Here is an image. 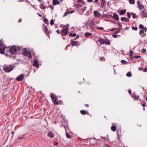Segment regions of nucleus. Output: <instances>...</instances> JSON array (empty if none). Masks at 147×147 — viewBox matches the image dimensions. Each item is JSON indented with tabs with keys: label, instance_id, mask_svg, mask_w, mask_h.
<instances>
[{
	"label": "nucleus",
	"instance_id": "obj_1",
	"mask_svg": "<svg viewBox=\"0 0 147 147\" xmlns=\"http://www.w3.org/2000/svg\"><path fill=\"white\" fill-rule=\"evenodd\" d=\"M21 49V47L19 46L13 45L10 48L9 52L12 55L18 54Z\"/></svg>",
	"mask_w": 147,
	"mask_h": 147
},
{
	"label": "nucleus",
	"instance_id": "obj_2",
	"mask_svg": "<svg viewBox=\"0 0 147 147\" xmlns=\"http://www.w3.org/2000/svg\"><path fill=\"white\" fill-rule=\"evenodd\" d=\"M15 67L14 65L4 64L3 66V68L5 72L9 73Z\"/></svg>",
	"mask_w": 147,
	"mask_h": 147
},
{
	"label": "nucleus",
	"instance_id": "obj_3",
	"mask_svg": "<svg viewBox=\"0 0 147 147\" xmlns=\"http://www.w3.org/2000/svg\"><path fill=\"white\" fill-rule=\"evenodd\" d=\"M23 51L22 52V54L28 57L29 58H31L32 55L30 51L28 52L26 48H24L23 49Z\"/></svg>",
	"mask_w": 147,
	"mask_h": 147
},
{
	"label": "nucleus",
	"instance_id": "obj_4",
	"mask_svg": "<svg viewBox=\"0 0 147 147\" xmlns=\"http://www.w3.org/2000/svg\"><path fill=\"white\" fill-rule=\"evenodd\" d=\"M3 41L0 40V53L1 54H4V51L5 48L7 47L3 43Z\"/></svg>",
	"mask_w": 147,
	"mask_h": 147
},
{
	"label": "nucleus",
	"instance_id": "obj_5",
	"mask_svg": "<svg viewBox=\"0 0 147 147\" xmlns=\"http://www.w3.org/2000/svg\"><path fill=\"white\" fill-rule=\"evenodd\" d=\"M63 29L61 30L60 31L61 34L64 36L66 35L68 33L69 31V29L66 27H63Z\"/></svg>",
	"mask_w": 147,
	"mask_h": 147
},
{
	"label": "nucleus",
	"instance_id": "obj_6",
	"mask_svg": "<svg viewBox=\"0 0 147 147\" xmlns=\"http://www.w3.org/2000/svg\"><path fill=\"white\" fill-rule=\"evenodd\" d=\"M42 29L43 30H45V32L46 34L48 35L50 33V30H49L48 28H47V27L45 26V24L43 25Z\"/></svg>",
	"mask_w": 147,
	"mask_h": 147
},
{
	"label": "nucleus",
	"instance_id": "obj_7",
	"mask_svg": "<svg viewBox=\"0 0 147 147\" xmlns=\"http://www.w3.org/2000/svg\"><path fill=\"white\" fill-rule=\"evenodd\" d=\"M24 78V75L23 74H22L18 76L16 78L17 81H20L23 80Z\"/></svg>",
	"mask_w": 147,
	"mask_h": 147
},
{
	"label": "nucleus",
	"instance_id": "obj_8",
	"mask_svg": "<svg viewBox=\"0 0 147 147\" xmlns=\"http://www.w3.org/2000/svg\"><path fill=\"white\" fill-rule=\"evenodd\" d=\"M51 97L52 101L55 104H58V102L57 101V97H54L52 94H51Z\"/></svg>",
	"mask_w": 147,
	"mask_h": 147
},
{
	"label": "nucleus",
	"instance_id": "obj_9",
	"mask_svg": "<svg viewBox=\"0 0 147 147\" xmlns=\"http://www.w3.org/2000/svg\"><path fill=\"white\" fill-rule=\"evenodd\" d=\"M145 30H141L140 31V34L142 37L146 35V34L144 32H146V28H145Z\"/></svg>",
	"mask_w": 147,
	"mask_h": 147
},
{
	"label": "nucleus",
	"instance_id": "obj_10",
	"mask_svg": "<svg viewBox=\"0 0 147 147\" xmlns=\"http://www.w3.org/2000/svg\"><path fill=\"white\" fill-rule=\"evenodd\" d=\"M70 43L72 46H77L78 44V42L77 41H75L73 40H71Z\"/></svg>",
	"mask_w": 147,
	"mask_h": 147
},
{
	"label": "nucleus",
	"instance_id": "obj_11",
	"mask_svg": "<svg viewBox=\"0 0 147 147\" xmlns=\"http://www.w3.org/2000/svg\"><path fill=\"white\" fill-rule=\"evenodd\" d=\"M94 15L96 17H98L100 16H101L100 13L98 12L97 11H94Z\"/></svg>",
	"mask_w": 147,
	"mask_h": 147
},
{
	"label": "nucleus",
	"instance_id": "obj_12",
	"mask_svg": "<svg viewBox=\"0 0 147 147\" xmlns=\"http://www.w3.org/2000/svg\"><path fill=\"white\" fill-rule=\"evenodd\" d=\"M98 42L101 45H103L105 43V40L102 38H100L98 40Z\"/></svg>",
	"mask_w": 147,
	"mask_h": 147
},
{
	"label": "nucleus",
	"instance_id": "obj_13",
	"mask_svg": "<svg viewBox=\"0 0 147 147\" xmlns=\"http://www.w3.org/2000/svg\"><path fill=\"white\" fill-rule=\"evenodd\" d=\"M33 65L34 66H36L37 68H38L39 67L38 63L36 60L34 61Z\"/></svg>",
	"mask_w": 147,
	"mask_h": 147
},
{
	"label": "nucleus",
	"instance_id": "obj_14",
	"mask_svg": "<svg viewBox=\"0 0 147 147\" xmlns=\"http://www.w3.org/2000/svg\"><path fill=\"white\" fill-rule=\"evenodd\" d=\"M106 1L105 0H102L101 1V7L102 8H105V5L106 3Z\"/></svg>",
	"mask_w": 147,
	"mask_h": 147
},
{
	"label": "nucleus",
	"instance_id": "obj_15",
	"mask_svg": "<svg viewBox=\"0 0 147 147\" xmlns=\"http://www.w3.org/2000/svg\"><path fill=\"white\" fill-rule=\"evenodd\" d=\"M81 113L83 115H85L86 114L89 115L88 112H87L86 111L84 110H81L80 111Z\"/></svg>",
	"mask_w": 147,
	"mask_h": 147
},
{
	"label": "nucleus",
	"instance_id": "obj_16",
	"mask_svg": "<svg viewBox=\"0 0 147 147\" xmlns=\"http://www.w3.org/2000/svg\"><path fill=\"white\" fill-rule=\"evenodd\" d=\"M113 17L116 20H118L119 19L118 15L116 14L115 13H113Z\"/></svg>",
	"mask_w": 147,
	"mask_h": 147
},
{
	"label": "nucleus",
	"instance_id": "obj_17",
	"mask_svg": "<svg viewBox=\"0 0 147 147\" xmlns=\"http://www.w3.org/2000/svg\"><path fill=\"white\" fill-rule=\"evenodd\" d=\"M47 136H48L50 137L51 138H52L54 137V134L51 133V132L48 133Z\"/></svg>",
	"mask_w": 147,
	"mask_h": 147
},
{
	"label": "nucleus",
	"instance_id": "obj_18",
	"mask_svg": "<svg viewBox=\"0 0 147 147\" xmlns=\"http://www.w3.org/2000/svg\"><path fill=\"white\" fill-rule=\"evenodd\" d=\"M142 14L144 18L147 17V12L144 11L142 12Z\"/></svg>",
	"mask_w": 147,
	"mask_h": 147
},
{
	"label": "nucleus",
	"instance_id": "obj_19",
	"mask_svg": "<svg viewBox=\"0 0 147 147\" xmlns=\"http://www.w3.org/2000/svg\"><path fill=\"white\" fill-rule=\"evenodd\" d=\"M132 97L133 98H134L136 100H138L139 98V96H137L136 95L134 94L132 95Z\"/></svg>",
	"mask_w": 147,
	"mask_h": 147
},
{
	"label": "nucleus",
	"instance_id": "obj_20",
	"mask_svg": "<svg viewBox=\"0 0 147 147\" xmlns=\"http://www.w3.org/2000/svg\"><path fill=\"white\" fill-rule=\"evenodd\" d=\"M92 35V33L88 32H86L85 34V36L86 37L90 36Z\"/></svg>",
	"mask_w": 147,
	"mask_h": 147
},
{
	"label": "nucleus",
	"instance_id": "obj_21",
	"mask_svg": "<svg viewBox=\"0 0 147 147\" xmlns=\"http://www.w3.org/2000/svg\"><path fill=\"white\" fill-rule=\"evenodd\" d=\"M126 9H124L120 11V15H123L126 12Z\"/></svg>",
	"mask_w": 147,
	"mask_h": 147
},
{
	"label": "nucleus",
	"instance_id": "obj_22",
	"mask_svg": "<svg viewBox=\"0 0 147 147\" xmlns=\"http://www.w3.org/2000/svg\"><path fill=\"white\" fill-rule=\"evenodd\" d=\"M111 129L113 131H115L116 130V127L114 125H113L111 127Z\"/></svg>",
	"mask_w": 147,
	"mask_h": 147
},
{
	"label": "nucleus",
	"instance_id": "obj_23",
	"mask_svg": "<svg viewBox=\"0 0 147 147\" xmlns=\"http://www.w3.org/2000/svg\"><path fill=\"white\" fill-rule=\"evenodd\" d=\"M76 33H72L70 32L69 33V36L71 37H75L76 36Z\"/></svg>",
	"mask_w": 147,
	"mask_h": 147
},
{
	"label": "nucleus",
	"instance_id": "obj_24",
	"mask_svg": "<svg viewBox=\"0 0 147 147\" xmlns=\"http://www.w3.org/2000/svg\"><path fill=\"white\" fill-rule=\"evenodd\" d=\"M121 20L122 21H124L125 22H128L129 21V20L127 18H124V17H122L121 18Z\"/></svg>",
	"mask_w": 147,
	"mask_h": 147
},
{
	"label": "nucleus",
	"instance_id": "obj_25",
	"mask_svg": "<svg viewBox=\"0 0 147 147\" xmlns=\"http://www.w3.org/2000/svg\"><path fill=\"white\" fill-rule=\"evenodd\" d=\"M40 8L43 9H46V7L45 6H44L42 3H40Z\"/></svg>",
	"mask_w": 147,
	"mask_h": 147
},
{
	"label": "nucleus",
	"instance_id": "obj_26",
	"mask_svg": "<svg viewBox=\"0 0 147 147\" xmlns=\"http://www.w3.org/2000/svg\"><path fill=\"white\" fill-rule=\"evenodd\" d=\"M53 4V5H55L57 4H59L60 3L59 1H52Z\"/></svg>",
	"mask_w": 147,
	"mask_h": 147
},
{
	"label": "nucleus",
	"instance_id": "obj_27",
	"mask_svg": "<svg viewBox=\"0 0 147 147\" xmlns=\"http://www.w3.org/2000/svg\"><path fill=\"white\" fill-rule=\"evenodd\" d=\"M77 2L79 3H81L82 4H85V2L84 1H82V0H78L77 1Z\"/></svg>",
	"mask_w": 147,
	"mask_h": 147
},
{
	"label": "nucleus",
	"instance_id": "obj_28",
	"mask_svg": "<svg viewBox=\"0 0 147 147\" xmlns=\"http://www.w3.org/2000/svg\"><path fill=\"white\" fill-rule=\"evenodd\" d=\"M105 44L106 45H110V42L109 40L107 39L106 41L105 40Z\"/></svg>",
	"mask_w": 147,
	"mask_h": 147
},
{
	"label": "nucleus",
	"instance_id": "obj_29",
	"mask_svg": "<svg viewBox=\"0 0 147 147\" xmlns=\"http://www.w3.org/2000/svg\"><path fill=\"white\" fill-rule=\"evenodd\" d=\"M130 4H134L135 2V0H128Z\"/></svg>",
	"mask_w": 147,
	"mask_h": 147
},
{
	"label": "nucleus",
	"instance_id": "obj_30",
	"mask_svg": "<svg viewBox=\"0 0 147 147\" xmlns=\"http://www.w3.org/2000/svg\"><path fill=\"white\" fill-rule=\"evenodd\" d=\"M138 7L140 10H141L144 8V6L142 4H140L138 6Z\"/></svg>",
	"mask_w": 147,
	"mask_h": 147
},
{
	"label": "nucleus",
	"instance_id": "obj_31",
	"mask_svg": "<svg viewBox=\"0 0 147 147\" xmlns=\"http://www.w3.org/2000/svg\"><path fill=\"white\" fill-rule=\"evenodd\" d=\"M126 76L128 77H131L132 76L131 72H128L126 74Z\"/></svg>",
	"mask_w": 147,
	"mask_h": 147
},
{
	"label": "nucleus",
	"instance_id": "obj_32",
	"mask_svg": "<svg viewBox=\"0 0 147 147\" xmlns=\"http://www.w3.org/2000/svg\"><path fill=\"white\" fill-rule=\"evenodd\" d=\"M44 22L45 23L47 24H48L49 23H48V19L46 18H45L44 19Z\"/></svg>",
	"mask_w": 147,
	"mask_h": 147
},
{
	"label": "nucleus",
	"instance_id": "obj_33",
	"mask_svg": "<svg viewBox=\"0 0 147 147\" xmlns=\"http://www.w3.org/2000/svg\"><path fill=\"white\" fill-rule=\"evenodd\" d=\"M121 62L123 64H127V61L124 60H122L121 61Z\"/></svg>",
	"mask_w": 147,
	"mask_h": 147
},
{
	"label": "nucleus",
	"instance_id": "obj_34",
	"mask_svg": "<svg viewBox=\"0 0 147 147\" xmlns=\"http://www.w3.org/2000/svg\"><path fill=\"white\" fill-rule=\"evenodd\" d=\"M131 14L133 18H137V16L135 14H134L133 13H131Z\"/></svg>",
	"mask_w": 147,
	"mask_h": 147
},
{
	"label": "nucleus",
	"instance_id": "obj_35",
	"mask_svg": "<svg viewBox=\"0 0 147 147\" xmlns=\"http://www.w3.org/2000/svg\"><path fill=\"white\" fill-rule=\"evenodd\" d=\"M96 28L100 30H104V28L102 27H97Z\"/></svg>",
	"mask_w": 147,
	"mask_h": 147
},
{
	"label": "nucleus",
	"instance_id": "obj_36",
	"mask_svg": "<svg viewBox=\"0 0 147 147\" xmlns=\"http://www.w3.org/2000/svg\"><path fill=\"white\" fill-rule=\"evenodd\" d=\"M66 137L67 138H69V139H71V136H70V135H69L68 134V133L67 132H66Z\"/></svg>",
	"mask_w": 147,
	"mask_h": 147
},
{
	"label": "nucleus",
	"instance_id": "obj_37",
	"mask_svg": "<svg viewBox=\"0 0 147 147\" xmlns=\"http://www.w3.org/2000/svg\"><path fill=\"white\" fill-rule=\"evenodd\" d=\"M54 21L52 19L50 21V25H52L54 24Z\"/></svg>",
	"mask_w": 147,
	"mask_h": 147
},
{
	"label": "nucleus",
	"instance_id": "obj_38",
	"mask_svg": "<svg viewBox=\"0 0 147 147\" xmlns=\"http://www.w3.org/2000/svg\"><path fill=\"white\" fill-rule=\"evenodd\" d=\"M69 13V12H68L67 11H66L64 14L63 17H64L67 16L68 14Z\"/></svg>",
	"mask_w": 147,
	"mask_h": 147
},
{
	"label": "nucleus",
	"instance_id": "obj_39",
	"mask_svg": "<svg viewBox=\"0 0 147 147\" xmlns=\"http://www.w3.org/2000/svg\"><path fill=\"white\" fill-rule=\"evenodd\" d=\"M117 28H113L111 29H109L111 31H113L115 30H117Z\"/></svg>",
	"mask_w": 147,
	"mask_h": 147
},
{
	"label": "nucleus",
	"instance_id": "obj_40",
	"mask_svg": "<svg viewBox=\"0 0 147 147\" xmlns=\"http://www.w3.org/2000/svg\"><path fill=\"white\" fill-rule=\"evenodd\" d=\"M132 29L135 30H137V28L136 27H135L134 26H133L132 27Z\"/></svg>",
	"mask_w": 147,
	"mask_h": 147
},
{
	"label": "nucleus",
	"instance_id": "obj_41",
	"mask_svg": "<svg viewBox=\"0 0 147 147\" xmlns=\"http://www.w3.org/2000/svg\"><path fill=\"white\" fill-rule=\"evenodd\" d=\"M100 59L101 61H103L104 60H105V58L103 57H100Z\"/></svg>",
	"mask_w": 147,
	"mask_h": 147
},
{
	"label": "nucleus",
	"instance_id": "obj_42",
	"mask_svg": "<svg viewBox=\"0 0 147 147\" xmlns=\"http://www.w3.org/2000/svg\"><path fill=\"white\" fill-rule=\"evenodd\" d=\"M127 14L128 18H130V17H131V15H130V13L129 12H127Z\"/></svg>",
	"mask_w": 147,
	"mask_h": 147
},
{
	"label": "nucleus",
	"instance_id": "obj_43",
	"mask_svg": "<svg viewBox=\"0 0 147 147\" xmlns=\"http://www.w3.org/2000/svg\"><path fill=\"white\" fill-rule=\"evenodd\" d=\"M25 135H23V136H21L19 137H18V139H20V140H21L22 139H23L24 138L22 137L24 136Z\"/></svg>",
	"mask_w": 147,
	"mask_h": 147
},
{
	"label": "nucleus",
	"instance_id": "obj_44",
	"mask_svg": "<svg viewBox=\"0 0 147 147\" xmlns=\"http://www.w3.org/2000/svg\"><path fill=\"white\" fill-rule=\"evenodd\" d=\"M118 36V35H116L115 34H114L113 35H112V36L114 38H117Z\"/></svg>",
	"mask_w": 147,
	"mask_h": 147
},
{
	"label": "nucleus",
	"instance_id": "obj_45",
	"mask_svg": "<svg viewBox=\"0 0 147 147\" xmlns=\"http://www.w3.org/2000/svg\"><path fill=\"white\" fill-rule=\"evenodd\" d=\"M134 57L135 58L138 59V58H140L141 56H140L136 55V56H135Z\"/></svg>",
	"mask_w": 147,
	"mask_h": 147
},
{
	"label": "nucleus",
	"instance_id": "obj_46",
	"mask_svg": "<svg viewBox=\"0 0 147 147\" xmlns=\"http://www.w3.org/2000/svg\"><path fill=\"white\" fill-rule=\"evenodd\" d=\"M58 144L57 142H53V144L55 145H57Z\"/></svg>",
	"mask_w": 147,
	"mask_h": 147
},
{
	"label": "nucleus",
	"instance_id": "obj_47",
	"mask_svg": "<svg viewBox=\"0 0 147 147\" xmlns=\"http://www.w3.org/2000/svg\"><path fill=\"white\" fill-rule=\"evenodd\" d=\"M139 27L140 28H144L143 26V25L142 24H141L140 25Z\"/></svg>",
	"mask_w": 147,
	"mask_h": 147
},
{
	"label": "nucleus",
	"instance_id": "obj_48",
	"mask_svg": "<svg viewBox=\"0 0 147 147\" xmlns=\"http://www.w3.org/2000/svg\"><path fill=\"white\" fill-rule=\"evenodd\" d=\"M146 51V50L145 49H143L142 50H141V52H142V53H145V52Z\"/></svg>",
	"mask_w": 147,
	"mask_h": 147
},
{
	"label": "nucleus",
	"instance_id": "obj_49",
	"mask_svg": "<svg viewBox=\"0 0 147 147\" xmlns=\"http://www.w3.org/2000/svg\"><path fill=\"white\" fill-rule=\"evenodd\" d=\"M118 30H117V31H116V32H115V33H114L115 34H117V33H118L119 32V27L118 28Z\"/></svg>",
	"mask_w": 147,
	"mask_h": 147
},
{
	"label": "nucleus",
	"instance_id": "obj_50",
	"mask_svg": "<svg viewBox=\"0 0 147 147\" xmlns=\"http://www.w3.org/2000/svg\"><path fill=\"white\" fill-rule=\"evenodd\" d=\"M86 8V7H84L83 8H82V11L84 12V11H85Z\"/></svg>",
	"mask_w": 147,
	"mask_h": 147
},
{
	"label": "nucleus",
	"instance_id": "obj_51",
	"mask_svg": "<svg viewBox=\"0 0 147 147\" xmlns=\"http://www.w3.org/2000/svg\"><path fill=\"white\" fill-rule=\"evenodd\" d=\"M76 36V38L75 39V40H76L77 39H78V38H79L80 37V36L79 35H77Z\"/></svg>",
	"mask_w": 147,
	"mask_h": 147
},
{
	"label": "nucleus",
	"instance_id": "obj_52",
	"mask_svg": "<svg viewBox=\"0 0 147 147\" xmlns=\"http://www.w3.org/2000/svg\"><path fill=\"white\" fill-rule=\"evenodd\" d=\"M137 5L138 6L139 5H140V2L139 0L137 1Z\"/></svg>",
	"mask_w": 147,
	"mask_h": 147
},
{
	"label": "nucleus",
	"instance_id": "obj_53",
	"mask_svg": "<svg viewBox=\"0 0 147 147\" xmlns=\"http://www.w3.org/2000/svg\"><path fill=\"white\" fill-rule=\"evenodd\" d=\"M98 1V0H95L94 1H93L92 2H93L94 3H97Z\"/></svg>",
	"mask_w": 147,
	"mask_h": 147
},
{
	"label": "nucleus",
	"instance_id": "obj_54",
	"mask_svg": "<svg viewBox=\"0 0 147 147\" xmlns=\"http://www.w3.org/2000/svg\"><path fill=\"white\" fill-rule=\"evenodd\" d=\"M56 32L57 33H58V34H59L60 33V30L59 29H58L57 30V31H56Z\"/></svg>",
	"mask_w": 147,
	"mask_h": 147
},
{
	"label": "nucleus",
	"instance_id": "obj_55",
	"mask_svg": "<svg viewBox=\"0 0 147 147\" xmlns=\"http://www.w3.org/2000/svg\"><path fill=\"white\" fill-rule=\"evenodd\" d=\"M128 92L129 93V94H131V90L130 89H129L128 90Z\"/></svg>",
	"mask_w": 147,
	"mask_h": 147
},
{
	"label": "nucleus",
	"instance_id": "obj_56",
	"mask_svg": "<svg viewBox=\"0 0 147 147\" xmlns=\"http://www.w3.org/2000/svg\"><path fill=\"white\" fill-rule=\"evenodd\" d=\"M22 21V19L21 18H20L19 20H18V22H21Z\"/></svg>",
	"mask_w": 147,
	"mask_h": 147
},
{
	"label": "nucleus",
	"instance_id": "obj_57",
	"mask_svg": "<svg viewBox=\"0 0 147 147\" xmlns=\"http://www.w3.org/2000/svg\"><path fill=\"white\" fill-rule=\"evenodd\" d=\"M117 137H118V139H119V138H118V130H117Z\"/></svg>",
	"mask_w": 147,
	"mask_h": 147
},
{
	"label": "nucleus",
	"instance_id": "obj_58",
	"mask_svg": "<svg viewBox=\"0 0 147 147\" xmlns=\"http://www.w3.org/2000/svg\"><path fill=\"white\" fill-rule=\"evenodd\" d=\"M144 72H146L147 71V68H145L144 69Z\"/></svg>",
	"mask_w": 147,
	"mask_h": 147
},
{
	"label": "nucleus",
	"instance_id": "obj_59",
	"mask_svg": "<svg viewBox=\"0 0 147 147\" xmlns=\"http://www.w3.org/2000/svg\"><path fill=\"white\" fill-rule=\"evenodd\" d=\"M93 0H87V1L89 2H93Z\"/></svg>",
	"mask_w": 147,
	"mask_h": 147
},
{
	"label": "nucleus",
	"instance_id": "obj_60",
	"mask_svg": "<svg viewBox=\"0 0 147 147\" xmlns=\"http://www.w3.org/2000/svg\"><path fill=\"white\" fill-rule=\"evenodd\" d=\"M113 69H114V73L115 74H116V73H115V71L116 70V69L115 68H113Z\"/></svg>",
	"mask_w": 147,
	"mask_h": 147
},
{
	"label": "nucleus",
	"instance_id": "obj_61",
	"mask_svg": "<svg viewBox=\"0 0 147 147\" xmlns=\"http://www.w3.org/2000/svg\"><path fill=\"white\" fill-rule=\"evenodd\" d=\"M138 69L140 71H141L142 70V68L141 67H139L138 68Z\"/></svg>",
	"mask_w": 147,
	"mask_h": 147
},
{
	"label": "nucleus",
	"instance_id": "obj_62",
	"mask_svg": "<svg viewBox=\"0 0 147 147\" xmlns=\"http://www.w3.org/2000/svg\"><path fill=\"white\" fill-rule=\"evenodd\" d=\"M37 14L38 15V16L40 17H41L42 16L40 14V13H38Z\"/></svg>",
	"mask_w": 147,
	"mask_h": 147
},
{
	"label": "nucleus",
	"instance_id": "obj_63",
	"mask_svg": "<svg viewBox=\"0 0 147 147\" xmlns=\"http://www.w3.org/2000/svg\"><path fill=\"white\" fill-rule=\"evenodd\" d=\"M132 51L131 50L130 51V53L131 55H132Z\"/></svg>",
	"mask_w": 147,
	"mask_h": 147
},
{
	"label": "nucleus",
	"instance_id": "obj_64",
	"mask_svg": "<svg viewBox=\"0 0 147 147\" xmlns=\"http://www.w3.org/2000/svg\"><path fill=\"white\" fill-rule=\"evenodd\" d=\"M74 12V11H71L69 12V13H72Z\"/></svg>",
	"mask_w": 147,
	"mask_h": 147
}]
</instances>
